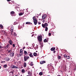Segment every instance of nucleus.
Segmentation results:
<instances>
[{
    "instance_id": "nucleus-26",
    "label": "nucleus",
    "mask_w": 76,
    "mask_h": 76,
    "mask_svg": "<svg viewBox=\"0 0 76 76\" xmlns=\"http://www.w3.org/2000/svg\"><path fill=\"white\" fill-rule=\"evenodd\" d=\"M21 72L22 73H25V69H22L21 70Z\"/></svg>"
},
{
    "instance_id": "nucleus-44",
    "label": "nucleus",
    "mask_w": 76,
    "mask_h": 76,
    "mask_svg": "<svg viewBox=\"0 0 76 76\" xmlns=\"http://www.w3.org/2000/svg\"><path fill=\"white\" fill-rule=\"evenodd\" d=\"M11 0H7V1H10Z\"/></svg>"
},
{
    "instance_id": "nucleus-33",
    "label": "nucleus",
    "mask_w": 76,
    "mask_h": 76,
    "mask_svg": "<svg viewBox=\"0 0 76 76\" xmlns=\"http://www.w3.org/2000/svg\"><path fill=\"white\" fill-rule=\"evenodd\" d=\"M9 46H10V45H9V44H7L6 46L7 48H9Z\"/></svg>"
},
{
    "instance_id": "nucleus-54",
    "label": "nucleus",
    "mask_w": 76,
    "mask_h": 76,
    "mask_svg": "<svg viewBox=\"0 0 76 76\" xmlns=\"http://www.w3.org/2000/svg\"><path fill=\"white\" fill-rule=\"evenodd\" d=\"M26 45H28V44H27V43H26Z\"/></svg>"
},
{
    "instance_id": "nucleus-20",
    "label": "nucleus",
    "mask_w": 76,
    "mask_h": 76,
    "mask_svg": "<svg viewBox=\"0 0 76 76\" xmlns=\"http://www.w3.org/2000/svg\"><path fill=\"white\" fill-rule=\"evenodd\" d=\"M7 64H5L3 66V67H4V68H6V67H7Z\"/></svg>"
},
{
    "instance_id": "nucleus-14",
    "label": "nucleus",
    "mask_w": 76,
    "mask_h": 76,
    "mask_svg": "<svg viewBox=\"0 0 76 76\" xmlns=\"http://www.w3.org/2000/svg\"><path fill=\"white\" fill-rule=\"evenodd\" d=\"M24 52L26 56H27L28 55V53H27V52H26V51L25 50Z\"/></svg>"
},
{
    "instance_id": "nucleus-3",
    "label": "nucleus",
    "mask_w": 76,
    "mask_h": 76,
    "mask_svg": "<svg viewBox=\"0 0 76 76\" xmlns=\"http://www.w3.org/2000/svg\"><path fill=\"white\" fill-rule=\"evenodd\" d=\"M24 61H27L28 60H29V57L28 56H24Z\"/></svg>"
},
{
    "instance_id": "nucleus-25",
    "label": "nucleus",
    "mask_w": 76,
    "mask_h": 76,
    "mask_svg": "<svg viewBox=\"0 0 76 76\" xmlns=\"http://www.w3.org/2000/svg\"><path fill=\"white\" fill-rule=\"evenodd\" d=\"M20 56H22L23 55V52H20Z\"/></svg>"
},
{
    "instance_id": "nucleus-47",
    "label": "nucleus",
    "mask_w": 76,
    "mask_h": 76,
    "mask_svg": "<svg viewBox=\"0 0 76 76\" xmlns=\"http://www.w3.org/2000/svg\"><path fill=\"white\" fill-rule=\"evenodd\" d=\"M25 47H24L23 48V49H25Z\"/></svg>"
},
{
    "instance_id": "nucleus-9",
    "label": "nucleus",
    "mask_w": 76,
    "mask_h": 76,
    "mask_svg": "<svg viewBox=\"0 0 76 76\" xmlns=\"http://www.w3.org/2000/svg\"><path fill=\"white\" fill-rule=\"evenodd\" d=\"M15 13V12L14 11H12L10 12V14L11 15V16H15V15H14L13 14H14Z\"/></svg>"
},
{
    "instance_id": "nucleus-46",
    "label": "nucleus",
    "mask_w": 76,
    "mask_h": 76,
    "mask_svg": "<svg viewBox=\"0 0 76 76\" xmlns=\"http://www.w3.org/2000/svg\"><path fill=\"white\" fill-rule=\"evenodd\" d=\"M45 21V20H43L42 22L44 23V22Z\"/></svg>"
},
{
    "instance_id": "nucleus-29",
    "label": "nucleus",
    "mask_w": 76,
    "mask_h": 76,
    "mask_svg": "<svg viewBox=\"0 0 76 76\" xmlns=\"http://www.w3.org/2000/svg\"><path fill=\"white\" fill-rule=\"evenodd\" d=\"M61 58V56H58V60H59Z\"/></svg>"
},
{
    "instance_id": "nucleus-48",
    "label": "nucleus",
    "mask_w": 76,
    "mask_h": 76,
    "mask_svg": "<svg viewBox=\"0 0 76 76\" xmlns=\"http://www.w3.org/2000/svg\"><path fill=\"white\" fill-rule=\"evenodd\" d=\"M3 63H5V61H3Z\"/></svg>"
},
{
    "instance_id": "nucleus-21",
    "label": "nucleus",
    "mask_w": 76,
    "mask_h": 76,
    "mask_svg": "<svg viewBox=\"0 0 76 76\" xmlns=\"http://www.w3.org/2000/svg\"><path fill=\"white\" fill-rule=\"evenodd\" d=\"M34 56H37V53H34L33 54Z\"/></svg>"
},
{
    "instance_id": "nucleus-10",
    "label": "nucleus",
    "mask_w": 76,
    "mask_h": 76,
    "mask_svg": "<svg viewBox=\"0 0 76 76\" xmlns=\"http://www.w3.org/2000/svg\"><path fill=\"white\" fill-rule=\"evenodd\" d=\"M9 43H10V45H12L13 44V41L12 40H10L9 41Z\"/></svg>"
},
{
    "instance_id": "nucleus-32",
    "label": "nucleus",
    "mask_w": 76,
    "mask_h": 76,
    "mask_svg": "<svg viewBox=\"0 0 76 76\" xmlns=\"http://www.w3.org/2000/svg\"><path fill=\"white\" fill-rule=\"evenodd\" d=\"M5 48L6 49H7V46H4V47H3V48Z\"/></svg>"
},
{
    "instance_id": "nucleus-13",
    "label": "nucleus",
    "mask_w": 76,
    "mask_h": 76,
    "mask_svg": "<svg viewBox=\"0 0 76 76\" xmlns=\"http://www.w3.org/2000/svg\"><path fill=\"white\" fill-rule=\"evenodd\" d=\"M44 42H48V39H45L44 40Z\"/></svg>"
},
{
    "instance_id": "nucleus-24",
    "label": "nucleus",
    "mask_w": 76,
    "mask_h": 76,
    "mask_svg": "<svg viewBox=\"0 0 76 76\" xmlns=\"http://www.w3.org/2000/svg\"><path fill=\"white\" fill-rule=\"evenodd\" d=\"M30 65L31 66H34V64H33V63L32 62H31V63L30 64Z\"/></svg>"
},
{
    "instance_id": "nucleus-42",
    "label": "nucleus",
    "mask_w": 76,
    "mask_h": 76,
    "mask_svg": "<svg viewBox=\"0 0 76 76\" xmlns=\"http://www.w3.org/2000/svg\"><path fill=\"white\" fill-rule=\"evenodd\" d=\"M4 34H6V32L5 31H4Z\"/></svg>"
},
{
    "instance_id": "nucleus-27",
    "label": "nucleus",
    "mask_w": 76,
    "mask_h": 76,
    "mask_svg": "<svg viewBox=\"0 0 76 76\" xmlns=\"http://www.w3.org/2000/svg\"><path fill=\"white\" fill-rule=\"evenodd\" d=\"M42 74H43V73H42V72H40L39 73V75L40 76H42Z\"/></svg>"
},
{
    "instance_id": "nucleus-18",
    "label": "nucleus",
    "mask_w": 76,
    "mask_h": 76,
    "mask_svg": "<svg viewBox=\"0 0 76 76\" xmlns=\"http://www.w3.org/2000/svg\"><path fill=\"white\" fill-rule=\"evenodd\" d=\"M32 24V23H30V22H26V24H27V25H30V24Z\"/></svg>"
},
{
    "instance_id": "nucleus-12",
    "label": "nucleus",
    "mask_w": 76,
    "mask_h": 76,
    "mask_svg": "<svg viewBox=\"0 0 76 76\" xmlns=\"http://www.w3.org/2000/svg\"><path fill=\"white\" fill-rule=\"evenodd\" d=\"M10 55L11 56V57H13L14 56V53H10Z\"/></svg>"
},
{
    "instance_id": "nucleus-6",
    "label": "nucleus",
    "mask_w": 76,
    "mask_h": 76,
    "mask_svg": "<svg viewBox=\"0 0 76 76\" xmlns=\"http://www.w3.org/2000/svg\"><path fill=\"white\" fill-rule=\"evenodd\" d=\"M14 25H16L17 26H18V27H19L20 26V25L19 23H18V22H15L14 23Z\"/></svg>"
},
{
    "instance_id": "nucleus-16",
    "label": "nucleus",
    "mask_w": 76,
    "mask_h": 76,
    "mask_svg": "<svg viewBox=\"0 0 76 76\" xmlns=\"http://www.w3.org/2000/svg\"><path fill=\"white\" fill-rule=\"evenodd\" d=\"M56 49V48H55L54 47V48H52L51 49H50V50H51V51H54V50H55Z\"/></svg>"
},
{
    "instance_id": "nucleus-4",
    "label": "nucleus",
    "mask_w": 76,
    "mask_h": 76,
    "mask_svg": "<svg viewBox=\"0 0 76 76\" xmlns=\"http://www.w3.org/2000/svg\"><path fill=\"white\" fill-rule=\"evenodd\" d=\"M48 26V23H46L44 24L43 23L42 24V26L44 28H45V26Z\"/></svg>"
},
{
    "instance_id": "nucleus-38",
    "label": "nucleus",
    "mask_w": 76,
    "mask_h": 76,
    "mask_svg": "<svg viewBox=\"0 0 76 76\" xmlns=\"http://www.w3.org/2000/svg\"><path fill=\"white\" fill-rule=\"evenodd\" d=\"M48 35L49 36V37H50L51 35V33H49L48 34Z\"/></svg>"
},
{
    "instance_id": "nucleus-34",
    "label": "nucleus",
    "mask_w": 76,
    "mask_h": 76,
    "mask_svg": "<svg viewBox=\"0 0 76 76\" xmlns=\"http://www.w3.org/2000/svg\"><path fill=\"white\" fill-rule=\"evenodd\" d=\"M66 58L67 59H69V58H70V56H66Z\"/></svg>"
},
{
    "instance_id": "nucleus-11",
    "label": "nucleus",
    "mask_w": 76,
    "mask_h": 76,
    "mask_svg": "<svg viewBox=\"0 0 76 76\" xmlns=\"http://www.w3.org/2000/svg\"><path fill=\"white\" fill-rule=\"evenodd\" d=\"M40 63L41 64H44V63H45V61H41L40 62Z\"/></svg>"
},
{
    "instance_id": "nucleus-31",
    "label": "nucleus",
    "mask_w": 76,
    "mask_h": 76,
    "mask_svg": "<svg viewBox=\"0 0 76 76\" xmlns=\"http://www.w3.org/2000/svg\"><path fill=\"white\" fill-rule=\"evenodd\" d=\"M22 52H23V50L22 49H20V53H22Z\"/></svg>"
},
{
    "instance_id": "nucleus-39",
    "label": "nucleus",
    "mask_w": 76,
    "mask_h": 76,
    "mask_svg": "<svg viewBox=\"0 0 76 76\" xmlns=\"http://www.w3.org/2000/svg\"><path fill=\"white\" fill-rule=\"evenodd\" d=\"M64 57H67V55H66V54H65L64 55Z\"/></svg>"
},
{
    "instance_id": "nucleus-51",
    "label": "nucleus",
    "mask_w": 76,
    "mask_h": 76,
    "mask_svg": "<svg viewBox=\"0 0 76 76\" xmlns=\"http://www.w3.org/2000/svg\"><path fill=\"white\" fill-rule=\"evenodd\" d=\"M15 76H18L17 75H16Z\"/></svg>"
},
{
    "instance_id": "nucleus-22",
    "label": "nucleus",
    "mask_w": 76,
    "mask_h": 76,
    "mask_svg": "<svg viewBox=\"0 0 76 76\" xmlns=\"http://www.w3.org/2000/svg\"><path fill=\"white\" fill-rule=\"evenodd\" d=\"M9 60H10V58H6V61H9Z\"/></svg>"
},
{
    "instance_id": "nucleus-49",
    "label": "nucleus",
    "mask_w": 76,
    "mask_h": 76,
    "mask_svg": "<svg viewBox=\"0 0 76 76\" xmlns=\"http://www.w3.org/2000/svg\"><path fill=\"white\" fill-rule=\"evenodd\" d=\"M1 68V66H0V69Z\"/></svg>"
},
{
    "instance_id": "nucleus-1",
    "label": "nucleus",
    "mask_w": 76,
    "mask_h": 76,
    "mask_svg": "<svg viewBox=\"0 0 76 76\" xmlns=\"http://www.w3.org/2000/svg\"><path fill=\"white\" fill-rule=\"evenodd\" d=\"M33 19L34 20V25H37V22H38V21H37V20L36 19V18H35V16H34L33 18Z\"/></svg>"
},
{
    "instance_id": "nucleus-53",
    "label": "nucleus",
    "mask_w": 76,
    "mask_h": 76,
    "mask_svg": "<svg viewBox=\"0 0 76 76\" xmlns=\"http://www.w3.org/2000/svg\"><path fill=\"white\" fill-rule=\"evenodd\" d=\"M11 35H12V33H11Z\"/></svg>"
},
{
    "instance_id": "nucleus-23",
    "label": "nucleus",
    "mask_w": 76,
    "mask_h": 76,
    "mask_svg": "<svg viewBox=\"0 0 76 76\" xmlns=\"http://www.w3.org/2000/svg\"><path fill=\"white\" fill-rule=\"evenodd\" d=\"M45 28V31H46V32H47V31H48V27H46Z\"/></svg>"
},
{
    "instance_id": "nucleus-36",
    "label": "nucleus",
    "mask_w": 76,
    "mask_h": 76,
    "mask_svg": "<svg viewBox=\"0 0 76 76\" xmlns=\"http://www.w3.org/2000/svg\"><path fill=\"white\" fill-rule=\"evenodd\" d=\"M14 36H15V37H16L17 36V34L15 33V32L14 33Z\"/></svg>"
},
{
    "instance_id": "nucleus-5",
    "label": "nucleus",
    "mask_w": 76,
    "mask_h": 76,
    "mask_svg": "<svg viewBox=\"0 0 76 76\" xmlns=\"http://www.w3.org/2000/svg\"><path fill=\"white\" fill-rule=\"evenodd\" d=\"M47 17V15L44 14L42 16V19H44Z\"/></svg>"
},
{
    "instance_id": "nucleus-2",
    "label": "nucleus",
    "mask_w": 76,
    "mask_h": 76,
    "mask_svg": "<svg viewBox=\"0 0 76 76\" xmlns=\"http://www.w3.org/2000/svg\"><path fill=\"white\" fill-rule=\"evenodd\" d=\"M37 39L39 42H41L42 41V36H39L37 37Z\"/></svg>"
},
{
    "instance_id": "nucleus-40",
    "label": "nucleus",
    "mask_w": 76,
    "mask_h": 76,
    "mask_svg": "<svg viewBox=\"0 0 76 76\" xmlns=\"http://www.w3.org/2000/svg\"><path fill=\"white\" fill-rule=\"evenodd\" d=\"M0 48H3V47L0 45Z\"/></svg>"
},
{
    "instance_id": "nucleus-55",
    "label": "nucleus",
    "mask_w": 76,
    "mask_h": 76,
    "mask_svg": "<svg viewBox=\"0 0 76 76\" xmlns=\"http://www.w3.org/2000/svg\"><path fill=\"white\" fill-rule=\"evenodd\" d=\"M58 76H60V75H58Z\"/></svg>"
},
{
    "instance_id": "nucleus-41",
    "label": "nucleus",
    "mask_w": 76,
    "mask_h": 76,
    "mask_svg": "<svg viewBox=\"0 0 76 76\" xmlns=\"http://www.w3.org/2000/svg\"><path fill=\"white\" fill-rule=\"evenodd\" d=\"M38 23V25H40V24H41V23L39 22Z\"/></svg>"
},
{
    "instance_id": "nucleus-28",
    "label": "nucleus",
    "mask_w": 76,
    "mask_h": 76,
    "mask_svg": "<svg viewBox=\"0 0 76 76\" xmlns=\"http://www.w3.org/2000/svg\"><path fill=\"white\" fill-rule=\"evenodd\" d=\"M23 13L21 12L19 14V16H21L22 15H23Z\"/></svg>"
},
{
    "instance_id": "nucleus-37",
    "label": "nucleus",
    "mask_w": 76,
    "mask_h": 76,
    "mask_svg": "<svg viewBox=\"0 0 76 76\" xmlns=\"http://www.w3.org/2000/svg\"><path fill=\"white\" fill-rule=\"evenodd\" d=\"M11 50H9L8 51V53H10V52H11Z\"/></svg>"
},
{
    "instance_id": "nucleus-50",
    "label": "nucleus",
    "mask_w": 76,
    "mask_h": 76,
    "mask_svg": "<svg viewBox=\"0 0 76 76\" xmlns=\"http://www.w3.org/2000/svg\"><path fill=\"white\" fill-rule=\"evenodd\" d=\"M34 36V35H32L31 36V37H33Z\"/></svg>"
},
{
    "instance_id": "nucleus-45",
    "label": "nucleus",
    "mask_w": 76,
    "mask_h": 76,
    "mask_svg": "<svg viewBox=\"0 0 76 76\" xmlns=\"http://www.w3.org/2000/svg\"><path fill=\"white\" fill-rule=\"evenodd\" d=\"M2 63H3V61H2L1 62Z\"/></svg>"
},
{
    "instance_id": "nucleus-8",
    "label": "nucleus",
    "mask_w": 76,
    "mask_h": 76,
    "mask_svg": "<svg viewBox=\"0 0 76 76\" xmlns=\"http://www.w3.org/2000/svg\"><path fill=\"white\" fill-rule=\"evenodd\" d=\"M14 27L13 26H12L11 28V30H10V31L11 32H13V30H14Z\"/></svg>"
},
{
    "instance_id": "nucleus-17",
    "label": "nucleus",
    "mask_w": 76,
    "mask_h": 76,
    "mask_svg": "<svg viewBox=\"0 0 76 76\" xmlns=\"http://www.w3.org/2000/svg\"><path fill=\"white\" fill-rule=\"evenodd\" d=\"M29 56L31 57H34V56L32 55V53H30L29 54Z\"/></svg>"
},
{
    "instance_id": "nucleus-30",
    "label": "nucleus",
    "mask_w": 76,
    "mask_h": 76,
    "mask_svg": "<svg viewBox=\"0 0 76 76\" xmlns=\"http://www.w3.org/2000/svg\"><path fill=\"white\" fill-rule=\"evenodd\" d=\"M0 27H1V28H3V25L1 24L0 25Z\"/></svg>"
},
{
    "instance_id": "nucleus-52",
    "label": "nucleus",
    "mask_w": 76,
    "mask_h": 76,
    "mask_svg": "<svg viewBox=\"0 0 76 76\" xmlns=\"http://www.w3.org/2000/svg\"><path fill=\"white\" fill-rule=\"evenodd\" d=\"M0 58H1V56H0Z\"/></svg>"
},
{
    "instance_id": "nucleus-7",
    "label": "nucleus",
    "mask_w": 76,
    "mask_h": 76,
    "mask_svg": "<svg viewBox=\"0 0 76 76\" xmlns=\"http://www.w3.org/2000/svg\"><path fill=\"white\" fill-rule=\"evenodd\" d=\"M11 67L12 69H18V67L16 66L15 65H13Z\"/></svg>"
},
{
    "instance_id": "nucleus-15",
    "label": "nucleus",
    "mask_w": 76,
    "mask_h": 76,
    "mask_svg": "<svg viewBox=\"0 0 76 76\" xmlns=\"http://www.w3.org/2000/svg\"><path fill=\"white\" fill-rule=\"evenodd\" d=\"M28 74L29 76H31L32 75V73L30 71H29L28 72Z\"/></svg>"
},
{
    "instance_id": "nucleus-43",
    "label": "nucleus",
    "mask_w": 76,
    "mask_h": 76,
    "mask_svg": "<svg viewBox=\"0 0 76 76\" xmlns=\"http://www.w3.org/2000/svg\"><path fill=\"white\" fill-rule=\"evenodd\" d=\"M56 51L54 50L53 53H56Z\"/></svg>"
},
{
    "instance_id": "nucleus-35",
    "label": "nucleus",
    "mask_w": 76,
    "mask_h": 76,
    "mask_svg": "<svg viewBox=\"0 0 76 76\" xmlns=\"http://www.w3.org/2000/svg\"><path fill=\"white\" fill-rule=\"evenodd\" d=\"M12 46L13 47V48H14L15 47V44H13Z\"/></svg>"
},
{
    "instance_id": "nucleus-19",
    "label": "nucleus",
    "mask_w": 76,
    "mask_h": 76,
    "mask_svg": "<svg viewBox=\"0 0 76 76\" xmlns=\"http://www.w3.org/2000/svg\"><path fill=\"white\" fill-rule=\"evenodd\" d=\"M26 67V62L24 63V67Z\"/></svg>"
}]
</instances>
